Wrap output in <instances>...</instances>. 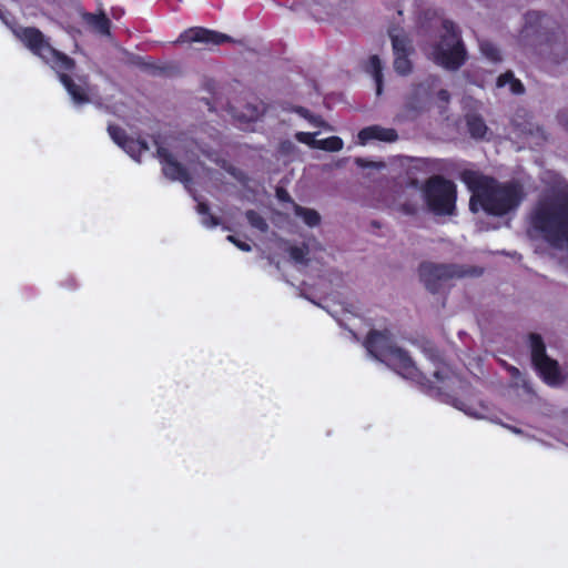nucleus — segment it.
Masks as SVG:
<instances>
[{
    "label": "nucleus",
    "instance_id": "7c9ffc66",
    "mask_svg": "<svg viewBox=\"0 0 568 568\" xmlns=\"http://www.w3.org/2000/svg\"><path fill=\"white\" fill-rule=\"evenodd\" d=\"M0 19H2V21H4V24H8V21H6V18H3V16H0Z\"/></svg>",
    "mask_w": 568,
    "mask_h": 568
},
{
    "label": "nucleus",
    "instance_id": "f3484780",
    "mask_svg": "<svg viewBox=\"0 0 568 568\" xmlns=\"http://www.w3.org/2000/svg\"><path fill=\"white\" fill-rule=\"evenodd\" d=\"M88 24L99 34L108 36L110 29V20L104 14L85 16Z\"/></svg>",
    "mask_w": 568,
    "mask_h": 568
},
{
    "label": "nucleus",
    "instance_id": "412c9836",
    "mask_svg": "<svg viewBox=\"0 0 568 568\" xmlns=\"http://www.w3.org/2000/svg\"><path fill=\"white\" fill-rule=\"evenodd\" d=\"M197 213L201 215V223L206 227H214L217 225V221L213 215L207 212V207L204 203L197 204Z\"/></svg>",
    "mask_w": 568,
    "mask_h": 568
},
{
    "label": "nucleus",
    "instance_id": "dca6fc26",
    "mask_svg": "<svg viewBox=\"0 0 568 568\" xmlns=\"http://www.w3.org/2000/svg\"><path fill=\"white\" fill-rule=\"evenodd\" d=\"M518 134L525 136L527 140H531V143L537 144L539 140L545 139L542 129L532 122L525 123L521 128H518Z\"/></svg>",
    "mask_w": 568,
    "mask_h": 568
},
{
    "label": "nucleus",
    "instance_id": "4468645a",
    "mask_svg": "<svg viewBox=\"0 0 568 568\" xmlns=\"http://www.w3.org/2000/svg\"><path fill=\"white\" fill-rule=\"evenodd\" d=\"M294 215L302 220V222L308 227L318 226L321 223V215L313 209L300 206L295 203H291Z\"/></svg>",
    "mask_w": 568,
    "mask_h": 568
},
{
    "label": "nucleus",
    "instance_id": "2eb2a0df",
    "mask_svg": "<svg viewBox=\"0 0 568 568\" xmlns=\"http://www.w3.org/2000/svg\"><path fill=\"white\" fill-rule=\"evenodd\" d=\"M498 88H507L509 92L514 94L524 93L525 89L523 83L514 77L511 72H506L497 79Z\"/></svg>",
    "mask_w": 568,
    "mask_h": 568
},
{
    "label": "nucleus",
    "instance_id": "a211bd4d",
    "mask_svg": "<svg viewBox=\"0 0 568 568\" xmlns=\"http://www.w3.org/2000/svg\"><path fill=\"white\" fill-rule=\"evenodd\" d=\"M469 133L475 139H485L488 134V128L478 116H470L467 120Z\"/></svg>",
    "mask_w": 568,
    "mask_h": 568
},
{
    "label": "nucleus",
    "instance_id": "5701e85b",
    "mask_svg": "<svg viewBox=\"0 0 568 568\" xmlns=\"http://www.w3.org/2000/svg\"><path fill=\"white\" fill-rule=\"evenodd\" d=\"M236 116L241 121H253L260 116V110L255 105H247L245 111L239 112Z\"/></svg>",
    "mask_w": 568,
    "mask_h": 568
},
{
    "label": "nucleus",
    "instance_id": "2f4dec72",
    "mask_svg": "<svg viewBox=\"0 0 568 568\" xmlns=\"http://www.w3.org/2000/svg\"><path fill=\"white\" fill-rule=\"evenodd\" d=\"M0 19H2V21H4V24H8V21H6V18H3V16H0Z\"/></svg>",
    "mask_w": 568,
    "mask_h": 568
},
{
    "label": "nucleus",
    "instance_id": "6ab92c4d",
    "mask_svg": "<svg viewBox=\"0 0 568 568\" xmlns=\"http://www.w3.org/2000/svg\"><path fill=\"white\" fill-rule=\"evenodd\" d=\"M366 72L372 74L377 84V94L381 93L382 85V62L377 55H372L366 63Z\"/></svg>",
    "mask_w": 568,
    "mask_h": 568
},
{
    "label": "nucleus",
    "instance_id": "cd10ccee",
    "mask_svg": "<svg viewBox=\"0 0 568 568\" xmlns=\"http://www.w3.org/2000/svg\"><path fill=\"white\" fill-rule=\"evenodd\" d=\"M439 94H440V99H443L445 101L448 99L446 91H440Z\"/></svg>",
    "mask_w": 568,
    "mask_h": 568
},
{
    "label": "nucleus",
    "instance_id": "ddd939ff",
    "mask_svg": "<svg viewBox=\"0 0 568 568\" xmlns=\"http://www.w3.org/2000/svg\"><path fill=\"white\" fill-rule=\"evenodd\" d=\"M397 139V134L393 129H386L378 125L367 126L357 134L358 144L365 145L371 140L384 142H393Z\"/></svg>",
    "mask_w": 568,
    "mask_h": 568
},
{
    "label": "nucleus",
    "instance_id": "f8f14e48",
    "mask_svg": "<svg viewBox=\"0 0 568 568\" xmlns=\"http://www.w3.org/2000/svg\"><path fill=\"white\" fill-rule=\"evenodd\" d=\"M457 275V272L447 265L426 263L419 268V276L429 288H434L437 280H446Z\"/></svg>",
    "mask_w": 568,
    "mask_h": 568
},
{
    "label": "nucleus",
    "instance_id": "aec40b11",
    "mask_svg": "<svg viewBox=\"0 0 568 568\" xmlns=\"http://www.w3.org/2000/svg\"><path fill=\"white\" fill-rule=\"evenodd\" d=\"M480 51L491 62H497L501 59L499 49L490 42H483Z\"/></svg>",
    "mask_w": 568,
    "mask_h": 568
},
{
    "label": "nucleus",
    "instance_id": "473e14b6",
    "mask_svg": "<svg viewBox=\"0 0 568 568\" xmlns=\"http://www.w3.org/2000/svg\"><path fill=\"white\" fill-rule=\"evenodd\" d=\"M313 124L316 126V125H320V123H317V121H313Z\"/></svg>",
    "mask_w": 568,
    "mask_h": 568
},
{
    "label": "nucleus",
    "instance_id": "c756f323",
    "mask_svg": "<svg viewBox=\"0 0 568 568\" xmlns=\"http://www.w3.org/2000/svg\"><path fill=\"white\" fill-rule=\"evenodd\" d=\"M0 19H2V21H4V24H8V21H6V18H3V16H0Z\"/></svg>",
    "mask_w": 568,
    "mask_h": 568
},
{
    "label": "nucleus",
    "instance_id": "9b49d317",
    "mask_svg": "<svg viewBox=\"0 0 568 568\" xmlns=\"http://www.w3.org/2000/svg\"><path fill=\"white\" fill-rule=\"evenodd\" d=\"M158 154L163 166V172L168 178L185 184L189 182L190 178L187 171L175 161L168 150L160 148Z\"/></svg>",
    "mask_w": 568,
    "mask_h": 568
},
{
    "label": "nucleus",
    "instance_id": "a878e982",
    "mask_svg": "<svg viewBox=\"0 0 568 568\" xmlns=\"http://www.w3.org/2000/svg\"><path fill=\"white\" fill-rule=\"evenodd\" d=\"M276 195L280 201L285 202L287 204V207L285 209V211H286V213H288V211L292 210L291 203H293L290 200L288 193L284 190H277Z\"/></svg>",
    "mask_w": 568,
    "mask_h": 568
},
{
    "label": "nucleus",
    "instance_id": "f257e3e1",
    "mask_svg": "<svg viewBox=\"0 0 568 568\" xmlns=\"http://www.w3.org/2000/svg\"><path fill=\"white\" fill-rule=\"evenodd\" d=\"M462 179L473 191L469 201L473 212L483 210L489 215L506 216L514 213L525 197L519 183L498 184L483 179L474 171H465Z\"/></svg>",
    "mask_w": 568,
    "mask_h": 568
},
{
    "label": "nucleus",
    "instance_id": "bb28decb",
    "mask_svg": "<svg viewBox=\"0 0 568 568\" xmlns=\"http://www.w3.org/2000/svg\"><path fill=\"white\" fill-rule=\"evenodd\" d=\"M227 240L231 243H233L235 246H237L241 251H244V252L251 251V246L247 243L236 240L235 236H233V235H229Z\"/></svg>",
    "mask_w": 568,
    "mask_h": 568
},
{
    "label": "nucleus",
    "instance_id": "72a5a7b5",
    "mask_svg": "<svg viewBox=\"0 0 568 568\" xmlns=\"http://www.w3.org/2000/svg\"><path fill=\"white\" fill-rule=\"evenodd\" d=\"M567 131H568V123H567Z\"/></svg>",
    "mask_w": 568,
    "mask_h": 568
},
{
    "label": "nucleus",
    "instance_id": "39448f33",
    "mask_svg": "<svg viewBox=\"0 0 568 568\" xmlns=\"http://www.w3.org/2000/svg\"><path fill=\"white\" fill-rule=\"evenodd\" d=\"M446 34L430 53L435 63L446 69H457L464 61V50L452 23L445 24Z\"/></svg>",
    "mask_w": 568,
    "mask_h": 568
},
{
    "label": "nucleus",
    "instance_id": "1a4fd4ad",
    "mask_svg": "<svg viewBox=\"0 0 568 568\" xmlns=\"http://www.w3.org/2000/svg\"><path fill=\"white\" fill-rule=\"evenodd\" d=\"M317 133L297 132L295 138L298 142L308 145L312 149L324 150L328 152H337L343 149V140L338 136H329L326 139H316Z\"/></svg>",
    "mask_w": 568,
    "mask_h": 568
},
{
    "label": "nucleus",
    "instance_id": "b1692460",
    "mask_svg": "<svg viewBox=\"0 0 568 568\" xmlns=\"http://www.w3.org/2000/svg\"><path fill=\"white\" fill-rule=\"evenodd\" d=\"M306 254L307 251L304 246H293L290 248L291 257L297 263H303L305 261Z\"/></svg>",
    "mask_w": 568,
    "mask_h": 568
},
{
    "label": "nucleus",
    "instance_id": "f03ea898",
    "mask_svg": "<svg viewBox=\"0 0 568 568\" xmlns=\"http://www.w3.org/2000/svg\"><path fill=\"white\" fill-rule=\"evenodd\" d=\"M14 36L23 42V44L34 54L49 63L59 74L60 81L67 89L72 101L77 105H81L91 101L92 90L82 79L75 82L65 71L73 68V61L65 54L53 49L44 39L43 34L34 28H13Z\"/></svg>",
    "mask_w": 568,
    "mask_h": 568
},
{
    "label": "nucleus",
    "instance_id": "20e7f679",
    "mask_svg": "<svg viewBox=\"0 0 568 568\" xmlns=\"http://www.w3.org/2000/svg\"><path fill=\"white\" fill-rule=\"evenodd\" d=\"M425 202L438 215H452L456 204V185L442 176L428 179L423 189Z\"/></svg>",
    "mask_w": 568,
    "mask_h": 568
},
{
    "label": "nucleus",
    "instance_id": "393cba45",
    "mask_svg": "<svg viewBox=\"0 0 568 568\" xmlns=\"http://www.w3.org/2000/svg\"><path fill=\"white\" fill-rule=\"evenodd\" d=\"M355 163L361 168H375V169H383L385 165L381 162H368L362 158H357L355 160Z\"/></svg>",
    "mask_w": 568,
    "mask_h": 568
},
{
    "label": "nucleus",
    "instance_id": "7ed1b4c3",
    "mask_svg": "<svg viewBox=\"0 0 568 568\" xmlns=\"http://www.w3.org/2000/svg\"><path fill=\"white\" fill-rule=\"evenodd\" d=\"M365 346L373 357L392 367L398 375L418 384L432 386V382L416 366L408 353L393 343L388 331L371 332Z\"/></svg>",
    "mask_w": 568,
    "mask_h": 568
},
{
    "label": "nucleus",
    "instance_id": "423d86ee",
    "mask_svg": "<svg viewBox=\"0 0 568 568\" xmlns=\"http://www.w3.org/2000/svg\"><path fill=\"white\" fill-rule=\"evenodd\" d=\"M530 347L532 363L544 382L550 386L561 385L566 381L567 374L560 369L556 361L546 355L540 337L531 336Z\"/></svg>",
    "mask_w": 568,
    "mask_h": 568
},
{
    "label": "nucleus",
    "instance_id": "6e6552de",
    "mask_svg": "<svg viewBox=\"0 0 568 568\" xmlns=\"http://www.w3.org/2000/svg\"><path fill=\"white\" fill-rule=\"evenodd\" d=\"M229 40V37L204 28H191L182 32L176 40L178 43H201L206 47L217 45Z\"/></svg>",
    "mask_w": 568,
    "mask_h": 568
},
{
    "label": "nucleus",
    "instance_id": "0eeeda50",
    "mask_svg": "<svg viewBox=\"0 0 568 568\" xmlns=\"http://www.w3.org/2000/svg\"><path fill=\"white\" fill-rule=\"evenodd\" d=\"M389 37L394 51L395 71L402 75L408 74L412 71V62L409 60V54L412 53L410 41L399 28H393L389 31Z\"/></svg>",
    "mask_w": 568,
    "mask_h": 568
},
{
    "label": "nucleus",
    "instance_id": "4be33fe9",
    "mask_svg": "<svg viewBox=\"0 0 568 568\" xmlns=\"http://www.w3.org/2000/svg\"><path fill=\"white\" fill-rule=\"evenodd\" d=\"M246 217L250 222V224L255 227L256 230L261 232H265L267 230V223L264 221L263 217H261L258 214H256L253 211H248L246 213Z\"/></svg>",
    "mask_w": 568,
    "mask_h": 568
},
{
    "label": "nucleus",
    "instance_id": "9d476101",
    "mask_svg": "<svg viewBox=\"0 0 568 568\" xmlns=\"http://www.w3.org/2000/svg\"><path fill=\"white\" fill-rule=\"evenodd\" d=\"M108 131L112 140L134 160H140L142 153L148 150L143 141L125 139L124 132L118 126L109 125Z\"/></svg>",
    "mask_w": 568,
    "mask_h": 568
},
{
    "label": "nucleus",
    "instance_id": "c85d7f7f",
    "mask_svg": "<svg viewBox=\"0 0 568 568\" xmlns=\"http://www.w3.org/2000/svg\"><path fill=\"white\" fill-rule=\"evenodd\" d=\"M298 113H300L301 115H303V116H306V111H305V110H303V109H300V110H298Z\"/></svg>",
    "mask_w": 568,
    "mask_h": 568
}]
</instances>
